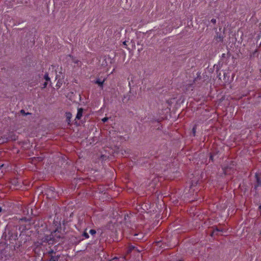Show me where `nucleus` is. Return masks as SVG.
<instances>
[{
	"label": "nucleus",
	"instance_id": "12",
	"mask_svg": "<svg viewBox=\"0 0 261 261\" xmlns=\"http://www.w3.org/2000/svg\"><path fill=\"white\" fill-rule=\"evenodd\" d=\"M48 253L51 256L53 255V254H56V253L54 252V251L53 249H50L48 252Z\"/></svg>",
	"mask_w": 261,
	"mask_h": 261
},
{
	"label": "nucleus",
	"instance_id": "3",
	"mask_svg": "<svg viewBox=\"0 0 261 261\" xmlns=\"http://www.w3.org/2000/svg\"><path fill=\"white\" fill-rule=\"evenodd\" d=\"M106 79H104L103 80H101L99 79H97L95 82L94 83L98 85V86L102 89L103 83L105 82Z\"/></svg>",
	"mask_w": 261,
	"mask_h": 261
},
{
	"label": "nucleus",
	"instance_id": "23",
	"mask_svg": "<svg viewBox=\"0 0 261 261\" xmlns=\"http://www.w3.org/2000/svg\"><path fill=\"white\" fill-rule=\"evenodd\" d=\"M193 130L194 133H195V129L194 128H193Z\"/></svg>",
	"mask_w": 261,
	"mask_h": 261
},
{
	"label": "nucleus",
	"instance_id": "10",
	"mask_svg": "<svg viewBox=\"0 0 261 261\" xmlns=\"http://www.w3.org/2000/svg\"><path fill=\"white\" fill-rule=\"evenodd\" d=\"M45 80L46 81H48L50 80V78L48 76V74L47 73H46L44 75V76Z\"/></svg>",
	"mask_w": 261,
	"mask_h": 261
},
{
	"label": "nucleus",
	"instance_id": "22",
	"mask_svg": "<svg viewBox=\"0 0 261 261\" xmlns=\"http://www.w3.org/2000/svg\"><path fill=\"white\" fill-rule=\"evenodd\" d=\"M215 230L217 231H219V230L218 229H216Z\"/></svg>",
	"mask_w": 261,
	"mask_h": 261
},
{
	"label": "nucleus",
	"instance_id": "2",
	"mask_svg": "<svg viewBox=\"0 0 261 261\" xmlns=\"http://www.w3.org/2000/svg\"><path fill=\"white\" fill-rule=\"evenodd\" d=\"M59 232H57V230H55L53 232H52L51 234H53V237L55 238L54 240V242L57 241V239H60L62 238V236L60 233L58 234Z\"/></svg>",
	"mask_w": 261,
	"mask_h": 261
},
{
	"label": "nucleus",
	"instance_id": "20",
	"mask_svg": "<svg viewBox=\"0 0 261 261\" xmlns=\"http://www.w3.org/2000/svg\"><path fill=\"white\" fill-rule=\"evenodd\" d=\"M101 158L105 159L106 157V156H101Z\"/></svg>",
	"mask_w": 261,
	"mask_h": 261
},
{
	"label": "nucleus",
	"instance_id": "4",
	"mask_svg": "<svg viewBox=\"0 0 261 261\" xmlns=\"http://www.w3.org/2000/svg\"><path fill=\"white\" fill-rule=\"evenodd\" d=\"M83 112V108L78 109V111H77V115L76 116V119H77L78 120L80 119L82 116Z\"/></svg>",
	"mask_w": 261,
	"mask_h": 261
},
{
	"label": "nucleus",
	"instance_id": "7",
	"mask_svg": "<svg viewBox=\"0 0 261 261\" xmlns=\"http://www.w3.org/2000/svg\"><path fill=\"white\" fill-rule=\"evenodd\" d=\"M63 82H64L63 79H60L57 82L56 86L58 87V88L61 87V86L62 85Z\"/></svg>",
	"mask_w": 261,
	"mask_h": 261
},
{
	"label": "nucleus",
	"instance_id": "14",
	"mask_svg": "<svg viewBox=\"0 0 261 261\" xmlns=\"http://www.w3.org/2000/svg\"><path fill=\"white\" fill-rule=\"evenodd\" d=\"M83 236L85 237L86 238H88L89 237L88 233L86 232H84Z\"/></svg>",
	"mask_w": 261,
	"mask_h": 261
},
{
	"label": "nucleus",
	"instance_id": "18",
	"mask_svg": "<svg viewBox=\"0 0 261 261\" xmlns=\"http://www.w3.org/2000/svg\"><path fill=\"white\" fill-rule=\"evenodd\" d=\"M123 44L125 45H126V41H125L123 42Z\"/></svg>",
	"mask_w": 261,
	"mask_h": 261
},
{
	"label": "nucleus",
	"instance_id": "16",
	"mask_svg": "<svg viewBox=\"0 0 261 261\" xmlns=\"http://www.w3.org/2000/svg\"><path fill=\"white\" fill-rule=\"evenodd\" d=\"M108 120V117H105V118H103V119H102V121H103V122H106Z\"/></svg>",
	"mask_w": 261,
	"mask_h": 261
},
{
	"label": "nucleus",
	"instance_id": "15",
	"mask_svg": "<svg viewBox=\"0 0 261 261\" xmlns=\"http://www.w3.org/2000/svg\"><path fill=\"white\" fill-rule=\"evenodd\" d=\"M47 85V82H45L44 84H43V87H42V88H45L46 87Z\"/></svg>",
	"mask_w": 261,
	"mask_h": 261
},
{
	"label": "nucleus",
	"instance_id": "8",
	"mask_svg": "<svg viewBox=\"0 0 261 261\" xmlns=\"http://www.w3.org/2000/svg\"><path fill=\"white\" fill-rule=\"evenodd\" d=\"M69 57L72 58V61L73 62L75 63V64H77L78 66H80L81 65H79V63H81V62H80V61L77 60H75L72 56L71 55H69Z\"/></svg>",
	"mask_w": 261,
	"mask_h": 261
},
{
	"label": "nucleus",
	"instance_id": "11",
	"mask_svg": "<svg viewBox=\"0 0 261 261\" xmlns=\"http://www.w3.org/2000/svg\"><path fill=\"white\" fill-rule=\"evenodd\" d=\"M34 160L37 161L38 162H40L43 160V158L42 157L35 158Z\"/></svg>",
	"mask_w": 261,
	"mask_h": 261
},
{
	"label": "nucleus",
	"instance_id": "19",
	"mask_svg": "<svg viewBox=\"0 0 261 261\" xmlns=\"http://www.w3.org/2000/svg\"><path fill=\"white\" fill-rule=\"evenodd\" d=\"M213 158H214V156L213 155H211L210 157V159L213 161L214 160Z\"/></svg>",
	"mask_w": 261,
	"mask_h": 261
},
{
	"label": "nucleus",
	"instance_id": "1",
	"mask_svg": "<svg viewBox=\"0 0 261 261\" xmlns=\"http://www.w3.org/2000/svg\"><path fill=\"white\" fill-rule=\"evenodd\" d=\"M55 239V238L53 237V234H50L49 236H45L43 237L42 241L43 242H47L49 244H53Z\"/></svg>",
	"mask_w": 261,
	"mask_h": 261
},
{
	"label": "nucleus",
	"instance_id": "13",
	"mask_svg": "<svg viewBox=\"0 0 261 261\" xmlns=\"http://www.w3.org/2000/svg\"><path fill=\"white\" fill-rule=\"evenodd\" d=\"M90 233L92 234V235H94L96 233V230H94V229H91L90 230Z\"/></svg>",
	"mask_w": 261,
	"mask_h": 261
},
{
	"label": "nucleus",
	"instance_id": "6",
	"mask_svg": "<svg viewBox=\"0 0 261 261\" xmlns=\"http://www.w3.org/2000/svg\"><path fill=\"white\" fill-rule=\"evenodd\" d=\"M71 117H72V114L71 113H70V112L66 113V120H67V121L68 122V124H70V119L71 118Z\"/></svg>",
	"mask_w": 261,
	"mask_h": 261
},
{
	"label": "nucleus",
	"instance_id": "5",
	"mask_svg": "<svg viewBox=\"0 0 261 261\" xmlns=\"http://www.w3.org/2000/svg\"><path fill=\"white\" fill-rule=\"evenodd\" d=\"M60 257V255H51L49 261H58Z\"/></svg>",
	"mask_w": 261,
	"mask_h": 261
},
{
	"label": "nucleus",
	"instance_id": "9",
	"mask_svg": "<svg viewBox=\"0 0 261 261\" xmlns=\"http://www.w3.org/2000/svg\"><path fill=\"white\" fill-rule=\"evenodd\" d=\"M20 113L21 114L23 115H31V113H25L24 110H21L20 111Z\"/></svg>",
	"mask_w": 261,
	"mask_h": 261
},
{
	"label": "nucleus",
	"instance_id": "24",
	"mask_svg": "<svg viewBox=\"0 0 261 261\" xmlns=\"http://www.w3.org/2000/svg\"><path fill=\"white\" fill-rule=\"evenodd\" d=\"M2 211V208L0 207V212Z\"/></svg>",
	"mask_w": 261,
	"mask_h": 261
},
{
	"label": "nucleus",
	"instance_id": "17",
	"mask_svg": "<svg viewBox=\"0 0 261 261\" xmlns=\"http://www.w3.org/2000/svg\"><path fill=\"white\" fill-rule=\"evenodd\" d=\"M211 22H212L213 23L215 24V23H216V20L215 19H212L211 20Z\"/></svg>",
	"mask_w": 261,
	"mask_h": 261
},
{
	"label": "nucleus",
	"instance_id": "21",
	"mask_svg": "<svg viewBox=\"0 0 261 261\" xmlns=\"http://www.w3.org/2000/svg\"><path fill=\"white\" fill-rule=\"evenodd\" d=\"M259 208L261 210V205L259 206Z\"/></svg>",
	"mask_w": 261,
	"mask_h": 261
}]
</instances>
